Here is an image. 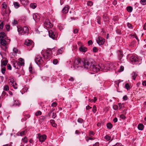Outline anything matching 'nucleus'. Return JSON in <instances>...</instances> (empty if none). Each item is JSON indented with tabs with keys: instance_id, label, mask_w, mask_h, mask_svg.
Instances as JSON below:
<instances>
[{
	"instance_id": "obj_22",
	"label": "nucleus",
	"mask_w": 146,
	"mask_h": 146,
	"mask_svg": "<svg viewBox=\"0 0 146 146\" xmlns=\"http://www.w3.org/2000/svg\"><path fill=\"white\" fill-rule=\"evenodd\" d=\"M118 104L119 107V110H121L122 108H124V103H118Z\"/></svg>"
},
{
	"instance_id": "obj_33",
	"label": "nucleus",
	"mask_w": 146,
	"mask_h": 146,
	"mask_svg": "<svg viewBox=\"0 0 146 146\" xmlns=\"http://www.w3.org/2000/svg\"><path fill=\"white\" fill-rule=\"evenodd\" d=\"M116 33L118 34L121 35L122 34L121 33V29H118L116 30Z\"/></svg>"
},
{
	"instance_id": "obj_64",
	"label": "nucleus",
	"mask_w": 146,
	"mask_h": 146,
	"mask_svg": "<svg viewBox=\"0 0 146 146\" xmlns=\"http://www.w3.org/2000/svg\"><path fill=\"white\" fill-rule=\"evenodd\" d=\"M142 85L143 86H146V81L144 80L143 81L142 83Z\"/></svg>"
},
{
	"instance_id": "obj_17",
	"label": "nucleus",
	"mask_w": 146,
	"mask_h": 146,
	"mask_svg": "<svg viewBox=\"0 0 146 146\" xmlns=\"http://www.w3.org/2000/svg\"><path fill=\"white\" fill-rule=\"evenodd\" d=\"M144 128V125L142 123H140L138 125L137 128L139 130L142 131L143 129Z\"/></svg>"
},
{
	"instance_id": "obj_62",
	"label": "nucleus",
	"mask_w": 146,
	"mask_h": 146,
	"mask_svg": "<svg viewBox=\"0 0 146 146\" xmlns=\"http://www.w3.org/2000/svg\"><path fill=\"white\" fill-rule=\"evenodd\" d=\"M93 102L94 103H95L97 100V98L96 97H94L93 99H92Z\"/></svg>"
},
{
	"instance_id": "obj_30",
	"label": "nucleus",
	"mask_w": 146,
	"mask_h": 146,
	"mask_svg": "<svg viewBox=\"0 0 146 146\" xmlns=\"http://www.w3.org/2000/svg\"><path fill=\"white\" fill-rule=\"evenodd\" d=\"M77 122L80 123H82L84 122V121L81 118H79L77 120Z\"/></svg>"
},
{
	"instance_id": "obj_27",
	"label": "nucleus",
	"mask_w": 146,
	"mask_h": 146,
	"mask_svg": "<svg viewBox=\"0 0 146 146\" xmlns=\"http://www.w3.org/2000/svg\"><path fill=\"white\" fill-rule=\"evenodd\" d=\"M13 51L14 52V53L12 54L14 56H15L17 54V53L18 51V50L17 49V48H14L13 49Z\"/></svg>"
},
{
	"instance_id": "obj_19",
	"label": "nucleus",
	"mask_w": 146,
	"mask_h": 146,
	"mask_svg": "<svg viewBox=\"0 0 146 146\" xmlns=\"http://www.w3.org/2000/svg\"><path fill=\"white\" fill-rule=\"evenodd\" d=\"M131 75L132 79L133 80H135L137 76V73H136L135 72H133L132 73Z\"/></svg>"
},
{
	"instance_id": "obj_6",
	"label": "nucleus",
	"mask_w": 146,
	"mask_h": 146,
	"mask_svg": "<svg viewBox=\"0 0 146 146\" xmlns=\"http://www.w3.org/2000/svg\"><path fill=\"white\" fill-rule=\"evenodd\" d=\"M0 44L3 46V47H2V48L3 50L6 51L7 48L8 46L7 43L6 41L3 39H1Z\"/></svg>"
},
{
	"instance_id": "obj_46",
	"label": "nucleus",
	"mask_w": 146,
	"mask_h": 146,
	"mask_svg": "<svg viewBox=\"0 0 146 146\" xmlns=\"http://www.w3.org/2000/svg\"><path fill=\"white\" fill-rule=\"evenodd\" d=\"M93 52H96L98 51V49L96 47H93L92 50Z\"/></svg>"
},
{
	"instance_id": "obj_43",
	"label": "nucleus",
	"mask_w": 146,
	"mask_h": 146,
	"mask_svg": "<svg viewBox=\"0 0 146 146\" xmlns=\"http://www.w3.org/2000/svg\"><path fill=\"white\" fill-rule=\"evenodd\" d=\"M124 69V67L123 66H120V68L118 70V72H121L123 71Z\"/></svg>"
},
{
	"instance_id": "obj_50",
	"label": "nucleus",
	"mask_w": 146,
	"mask_h": 146,
	"mask_svg": "<svg viewBox=\"0 0 146 146\" xmlns=\"http://www.w3.org/2000/svg\"><path fill=\"white\" fill-rule=\"evenodd\" d=\"M58 63V61L57 59H54L53 61V64L54 65H56Z\"/></svg>"
},
{
	"instance_id": "obj_13",
	"label": "nucleus",
	"mask_w": 146,
	"mask_h": 146,
	"mask_svg": "<svg viewBox=\"0 0 146 146\" xmlns=\"http://www.w3.org/2000/svg\"><path fill=\"white\" fill-rule=\"evenodd\" d=\"M48 116L46 115L45 116H40L39 119V121L40 124H41L43 121L46 120V119Z\"/></svg>"
},
{
	"instance_id": "obj_34",
	"label": "nucleus",
	"mask_w": 146,
	"mask_h": 146,
	"mask_svg": "<svg viewBox=\"0 0 146 146\" xmlns=\"http://www.w3.org/2000/svg\"><path fill=\"white\" fill-rule=\"evenodd\" d=\"M31 7L33 9H35L36 7V4L35 3H32L30 4Z\"/></svg>"
},
{
	"instance_id": "obj_23",
	"label": "nucleus",
	"mask_w": 146,
	"mask_h": 146,
	"mask_svg": "<svg viewBox=\"0 0 146 146\" xmlns=\"http://www.w3.org/2000/svg\"><path fill=\"white\" fill-rule=\"evenodd\" d=\"M8 62V61L7 60H3L2 62H1V66H2L3 65L4 66H5L7 65Z\"/></svg>"
},
{
	"instance_id": "obj_1",
	"label": "nucleus",
	"mask_w": 146,
	"mask_h": 146,
	"mask_svg": "<svg viewBox=\"0 0 146 146\" xmlns=\"http://www.w3.org/2000/svg\"><path fill=\"white\" fill-rule=\"evenodd\" d=\"M74 67L76 66L84 67L87 69H90L92 72H97L101 69L100 66L98 65H95L92 63L91 64L87 60L84 58H77L75 60L74 64Z\"/></svg>"
},
{
	"instance_id": "obj_63",
	"label": "nucleus",
	"mask_w": 146,
	"mask_h": 146,
	"mask_svg": "<svg viewBox=\"0 0 146 146\" xmlns=\"http://www.w3.org/2000/svg\"><path fill=\"white\" fill-rule=\"evenodd\" d=\"M100 145L99 143L98 142H96L94 144L93 146H99Z\"/></svg>"
},
{
	"instance_id": "obj_15",
	"label": "nucleus",
	"mask_w": 146,
	"mask_h": 146,
	"mask_svg": "<svg viewBox=\"0 0 146 146\" xmlns=\"http://www.w3.org/2000/svg\"><path fill=\"white\" fill-rule=\"evenodd\" d=\"M69 7L68 5H66L63 9L62 10V12L63 13H67L68 12V10L69 9Z\"/></svg>"
},
{
	"instance_id": "obj_51",
	"label": "nucleus",
	"mask_w": 146,
	"mask_h": 146,
	"mask_svg": "<svg viewBox=\"0 0 146 146\" xmlns=\"http://www.w3.org/2000/svg\"><path fill=\"white\" fill-rule=\"evenodd\" d=\"M112 146H123L121 143H117L115 145H113Z\"/></svg>"
},
{
	"instance_id": "obj_47",
	"label": "nucleus",
	"mask_w": 146,
	"mask_h": 146,
	"mask_svg": "<svg viewBox=\"0 0 146 146\" xmlns=\"http://www.w3.org/2000/svg\"><path fill=\"white\" fill-rule=\"evenodd\" d=\"M120 117L123 119H126V117L124 115L121 114L120 115Z\"/></svg>"
},
{
	"instance_id": "obj_28",
	"label": "nucleus",
	"mask_w": 146,
	"mask_h": 146,
	"mask_svg": "<svg viewBox=\"0 0 146 146\" xmlns=\"http://www.w3.org/2000/svg\"><path fill=\"white\" fill-rule=\"evenodd\" d=\"M125 88L127 89V91L129 90L131 88L129 85L128 83L125 84Z\"/></svg>"
},
{
	"instance_id": "obj_60",
	"label": "nucleus",
	"mask_w": 146,
	"mask_h": 146,
	"mask_svg": "<svg viewBox=\"0 0 146 146\" xmlns=\"http://www.w3.org/2000/svg\"><path fill=\"white\" fill-rule=\"evenodd\" d=\"M92 41L91 40H89L88 42V44L89 46L92 45Z\"/></svg>"
},
{
	"instance_id": "obj_12",
	"label": "nucleus",
	"mask_w": 146,
	"mask_h": 146,
	"mask_svg": "<svg viewBox=\"0 0 146 146\" xmlns=\"http://www.w3.org/2000/svg\"><path fill=\"white\" fill-rule=\"evenodd\" d=\"M44 26L45 27H52V24L49 21L48 19H46L44 23Z\"/></svg>"
},
{
	"instance_id": "obj_49",
	"label": "nucleus",
	"mask_w": 146,
	"mask_h": 146,
	"mask_svg": "<svg viewBox=\"0 0 146 146\" xmlns=\"http://www.w3.org/2000/svg\"><path fill=\"white\" fill-rule=\"evenodd\" d=\"M57 50V48L56 47H55L54 48H51V50L52 51V52H55L56 50Z\"/></svg>"
},
{
	"instance_id": "obj_10",
	"label": "nucleus",
	"mask_w": 146,
	"mask_h": 146,
	"mask_svg": "<svg viewBox=\"0 0 146 146\" xmlns=\"http://www.w3.org/2000/svg\"><path fill=\"white\" fill-rule=\"evenodd\" d=\"M98 40H96L97 43L99 45L103 44L105 42V39L101 36H99L98 37Z\"/></svg>"
},
{
	"instance_id": "obj_16",
	"label": "nucleus",
	"mask_w": 146,
	"mask_h": 146,
	"mask_svg": "<svg viewBox=\"0 0 146 146\" xmlns=\"http://www.w3.org/2000/svg\"><path fill=\"white\" fill-rule=\"evenodd\" d=\"M33 18L36 22H38L39 21V16L37 14H35L33 15Z\"/></svg>"
},
{
	"instance_id": "obj_39",
	"label": "nucleus",
	"mask_w": 146,
	"mask_h": 146,
	"mask_svg": "<svg viewBox=\"0 0 146 146\" xmlns=\"http://www.w3.org/2000/svg\"><path fill=\"white\" fill-rule=\"evenodd\" d=\"M22 140L23 142L27 143L28 141L27 138L26 137H25L24 138H22Z\"/></svg>"
},
{
	"instance_id": "obj_2",
	"label": "nucleus",
	"mask_w": 146,
	"mask_h": 146,
	"mask_svg": "<svg viewBox=\"0 0 146 146\" xmlns=\"http://www.w3.org/2000/svg\"><path fill=\"white\" fill-rule=\"evenodd\" d=\"M20 61L17 60L14 61L12 62V64L13 67L16 69H19L21 66L24 65V60L22 58H19Z\"/></svg>"
},
{
	"instance_id": "obj_52",
	"label": "nucleus",
	"mask_w": 146,
	"mask_h": 146,
	"mask_svg": "<svg viewBox=\"0 0 146 146\" xmlns=\"http://www.w3.org/2000/svg\"><path fill=\"white\" fill-rule=\"evenodd\" d=\"M57 105V103L56 102H54L52 103L51 106L52 107H56Z\"/></svg>"
},
{
	"instance_id": "obj_44",
	"label": "nucleus",
	"mask_w": 146,
	"mask_h": 146,
	"mask_svg": "<svg viewBox=\"0 0 146 146\" xmlns=\"http://www.w3.org/2000/svg\"><path fill=\"white\" fill-rule=\"evenodd\" d=\"M140 3L143 5H145L146 4V0H141Z\"/></svg>"
},
{
	"instance_id": "obj_5",
	"label": "nucleus",
	"mask_w": 146,
	"mask_h": 146,
	"mask_svg": "<svg viewBox=\"0 0 146 146\" xmlns=\"http://www.w3.org/2000/svg\"><path fill=\"white\" fill-rule=\"evenodd\" d=\"M117 53L119 60L121 61L122 63H124L125 58H124L125 56L123 54L122 50H118L117 52Z\"/></svg>"
},
{
	"instance_id": "obj_41",
	"label": "nucleus",
	"mask_w": 146,
	"mask_h": 146,
	"mask_svg": "<svg viewBox=\"0 0 146 146\" xmlns=\"http://www.w3.org/2000/svg\"><path fill=\"white\" fill-rule=\"evenodd\" d=\"M92 111L94 113H95L96 111V105H94L92 109Z\"/></svg>"
},
{
	"instance_id": "obj_3",
	"label": "nucleus",
	"mask_w": 146,
	"mask_h": 146,
	"mask_svg": "<svg viewBox=\"0 0 146 146\" xmlns=\"http://www.w3.org/2000/svg\"><path fill=\"white\" fill-rule=\"evenodd\" d=\"M35 61L36 64L39 66L40 70H42V67H41L40 65L43 63V61L42 59V57L40 56H37L35 58Z\"/></svg>"
},
{
	"instance_id": "obj_32",
	"label": "nucleus",
	"mask_w": 146,
	"mask_h": 146,
	"mask_svg": "<svg viewBox=\"0 0 146 146\" xmlns=\"http://www.w3.org/2000/svg\"><path fill=\"white\" fill-rule=\"evenodd\" d=\"M111 137L108 135H106L104 137L105 139L108 141L110 140L111 139Z\"/></svg>"
},
{
	"instance_id": "obj_7",
	"label": "nucleus",
	"mask_w": 146,
	"mask_h": 146,
	"mask_svg": "<svg viewBox=\"0 0 146 146\" xmlns=\"http://www.w3.org/2000/svg\"><path fill=\"white\" fill-rule=\"evenodd\" d=\"M24 28H17V30L19 34L23 35L29 32V28H25V30Z\"/></svg>"
},
{
	"instance_id": "obj_35",
	"label": "nucleus",
	"mask_w": 146,
	"mask_h": 146,
	"mask_svg": "<svg viewBox=\"0 0 146 146\" xmlns=\"http://www.w3.org/2000/svg\"><path fill=\"white\" fill-rule=\"evenodd\" d=\"M3 90L4 91H8L9 90V87L8 85H5L4 88Z\"/></svg>"
},
{
	"instance_id": "obj_31",
	"label": "nucleus",
	"mask_w": 146,
	"mask_h": 146,
	"mask_svg": "<svg viewBox=\"0 0 146 146\" xmlns=\"http://www.w3.org/2000/svg\"><path fill=\"white\" fill-rule=\"evenodd\" d=\"M20 105V103H19V101L18 100H16L15 101V103L13 105V106H19Z\"/></svg>"
},
{
	"instance_id": "obj_55",
	"label": "nucleus",
	"mask_w": 146,
	"mask_h": 146,
	"mask_svg": "<svg viewBox=\"0 0 146 146\" xmlns=\"http://www.w3.org/2000/svg\"><path fill=\"white\" fill-rule=\"evenodd\" d=\"M56 116V113H55L54 112H53L52 114V117L53 119H54L55 118Z\"/></svg>"
},
{
	"instance_id": "obj_56",
	"label": "nucleus",
	"mask_w": 146,
	"mask_h": 146,
	"mask_svg": "<svg viewBox=\"0 0 146 146\" xmlns=\"http://www.w3.org/2000/svg\"><path fill=\"white\" fill-rule=\"evenodd\" d=\"M95 133L92 131H90L89 133V135H92L93 136H94L95 134Z\"/></svg>"
},
{
	"instance_id": "obj_8",
	"label": "nucleus",
	"mask_w": 146,
	"mask_h": 146,
	"mask_svg": "<svg viewBox=\"0 0 146 146\" xmlns=\"http://www.w3.org/2000/svg\"><path fill=\"white\" fill-rule=\"evenodd\" d=\"M24 44L27 46H29L30 49H31L33 46V42L31 40H26Z\"/></svg>"
},
{
	"instance_id": "obj_25",
	"label": "nucleus",
	"mask_w": 146,
	"mask_h": 146,
	"mask_svg": "<svg viewBox=\"0 0 146 146\" xmlns=\"http://www.w3.org/2000/svg\"><path fill=\"white\" fill-rule=\"evenodd\" d=\"M6 95L7 96H8V94H7V93L5 91H3L1 96L0 97V100L1 98H3L4 96Z\"/></svg>"
},
{
	"instance_id": "obj_9",
	"label": "nucleus",
	"mask_w": 146,
	"mask_h": 146,
	"mask_svg": "<svg viewBox=\"0 0 146 146\" xmlns=\"http://www.w3.org/2000/svg\"><path fill=\"white\" fill-rule=\"evenodd\" d=\"M46 137L47 136L46 134L40 135V133L38 134V138L39 139V141L41 143L44 142L46 139Z\"/></svg>"
},
{
	"instance_id": "obj_45",
	"label": "nucleus",
	"mask_w": 146,
	"mask_h": 146,
	"mask_svg": "<svg viewBox=\"0 0 146 146\" xmlns=\"http://www.w3.org/2000/svg\"><path fill=\"white\" fill-rule=\"evenodd\" d=\"M42 114V112H41L40 111H37L36 113H35V115L36 116H38V115H41Z\"/></svg>"
},
{
	"instance_id": "obj_48",
	"label": "nucleus",
	"mask_w": 146,
	"mask_h": 146,
	"mask_svg": "<svg viewBox=\"0 0 146 146\" xmlns=\"http://www.w3.org/2000/svg\"><path fill=\"white\" fill-rule=\"evenodd\" d=\"M6 70V68L4 67L1 68V72L3 74H4Z\"/></svg>"
},
{
	"instance_id": "obj_37",
	"label": "nucleus",
	"mask_w": 146,
	"mask_h": 146,
	"mask_svg": "<svg viewBox=\"0 0 146 146\" xmlns=\"http://www.w3.org/2000/svg\"><path fill=\"white\" fill-rule=\"evenodd\" d=\"M97 22L98 24H100L101 23L100 21V16H98L96 18Z\"/></svg>"
},
{
	"instance_id": "obj_38",
	"label": "nucleus",
	"mask_w": 146,
	"mask_h": 146,
	"mask_svg": "<svg viewBox=\"0 0 146 146\" xmlns=\"http://www.w3.org/2000/svg\"><path fill=\"white\" fill-rule=\"evenodd\" d=\"M113 108L115 110H117L118 109V107L116 105H114L113 106Z\"/></svg>"
},
{
	"instance_id": "obj_24",
	"label": "nucleus",
	"mask_w": 146,
	"mask_h": 146,
	"mask_svg": "<svg viewBox=\"0 0 146 146\" xmlns=\"http://www.w3.org/2000/svg\"><path fill=\"white\" fill-rule=\"evenodd\" d=\"M27 129H25L24 130H23L22 131H21L20 132H19L18 133H19L20 134V135L21 136H23L25 135V133H27Z\"/></svg>"
},
{
	"instance_id": "obj_18",
	"label": "nucleus",
	"mask_w": 146,
	"mask_h": 146,
	"mask_svg": "<svg viewBox=\"0 0 146 146\" xmlns=\"http://www.w3.org/2000/svg\"><path fill=\"white\" fill-rule=\"evenodd\" d=\"M45 53L46 54L49 55V56H51L52 55V54L51 48H49L46 50Z\"/></svg>"
},
{
	"instance_id": "obj_57",
	"label": "nucleus",
	"mask_w": 146,
	"mask_h": 146,
	"mask_svg": "<svg viewBox=\"0 0 146 146\" xmlns=\"http://www.w3.org/2000/svg\"><path fill=\"white\" fill-rule=\"evenodd\" d=\"M7 68L8 70H11V65L9 64H8L7 65Z\"/></svg>"
},
{
	"instance_id": "obj_40",
	"label": "nucleus",
	"mask_w": 146,
	"mask_h": 146,
	"mask_svg": "<svg viewBox=\"0 0 146 146\" xmlns=\"http://www.w3.org/2000/svg\"><path fill=\"white\" fill-rule=\"evenodd\" d=\"M57 53L55 55L56 56L57 55L59 54H61L62 53V51L60 49H59L58 50H57Z\"/></svg>"
},
{
	"instance_id": "obj_26",
	"label": "nucleus",
	"mask_w": 146,
	"mask_h": 146,
	"mask_svg": "<svg viewBox=\"0 0 146 146\" xmlns=\"http://www.w3.org/2000/svg\"><path fill=\"white\" fill-rule=\"evenodd\" d=\"M5 36V34L4 32H1L0 33V38L1 39H3Z\"/></svg>"
},
{
	"instance_id": "obj_21",
	"label": "nucleus",
	"mask_w": 146,
	"mask_h": 146,
	"mask_svg": "<svg viewBox=\"0 0 146 146\" xmlns=\"http://www.w3.org/2000/svg\"><path fill=\"white\" fill-rule=\"evenodd\" d=\"M43 56L44 58L46 59H49V60L51 58V56H49V55L46 54V53L44 54Z\"/></svg>"
},
{
	"instance_id": "obj_36",
	"label": "nucleus",
	"mask_w": 146,
	"mask_h": 146,
	"mask_svg": "<svg viewBox=\"0 0 146 146\" xmlns=\"http://www.w3.org/2000/svg\"><path fill=\"white\" fill-rule=\"evenodd\" d=\"M12 24L13 26H16L18 25V22L17 20H14V21L12 22Z\"/></svg>"
},
{
	"instance_id": "obj_11",
	"label": "nucleus",
	"mask_w": 146,
	"mask_h": 146,
	"mask_svg": "<svg viewBox=\"0 0 146 146\" xmlns=\"http://www.w3.org/2000/svg\"><path fill=\"white\" fill-rule=\"evenodd\" d=\"M54 31H53L50 29L48 32L49 36V37L53 39H54L55 38V35L54 34Z\"/></svg>"
},
{
	"instance_id": "obj_14",
	"label": "nucleus",
	"mask_w": 146,
	"mask_h": 146,
	"mask_svg": "<svg viewBox=\"0 0 146 146\" xmlns=\"http://www.w3.org/2000/svg\"><path fill=\"white\" fill-rule=\"evenodd\" d=\"M87 48L82 45H80L79 48V50L82 52H85L87 51Z\"/></svg>"
},
{
	"instance_id": "obj_58",
	"label": "nucleus",
	"mask_w": 146,
	"mask_h": 146,
	"mask_svg": "<svg viewBox=\"0 0 146 146\" xmlns=\"http://www.w3.org/2000/svg\"><path fill=\"white\" fill-rule=\"evenodd\" d=\"M78 30L76 28L75 29H74L73 30V33L74 34H76L78 33Z\"/></svg>"
},
{
	"instance_id": "obj_29",
	"label": "nucleus",
	"mask_w": 146,
	"mask_h": 146,
	"mask_svg": "<svg viewBox=\"0 0 146 146\" xmlns=\"http://www.w3.org/2000/svg\"><path fill=\"white\" fill-rule=\"evenodd\" d=\"M127 11L129 12H131L133 10V8L131 6H128L127 8Z\"/></svg>"
},
{
	"instance_id": "obj_59",
	"label": "nucleus",
	"mask_w": 146,
	"mask_h": 146,
	"mask_svg": "<svg viewBox=\"0 0 146 146\" xmlns=\"http://www.w3.org/2000/svg\"><path fill=\"white\" fill-rule=\"evenodd\" d=\"M123 100L126 101L127 100L128 98L127 96L125 95L123 96Z\"/></svg>"
},
{
	"instance_id": "obj_54",
	"label": "nucleus",
	"mask_w": 146,
	"mask_h": 146,
	"mask_svg": "<svg viewBox=\"0 0 146 146\" xmlns=\"http://www.w3.org/2000/svg\"><path fill=\"white\" fill-rule=\"evenodd\" d=\"M28 88L27 87H24L23 89V91L24 92V93L27 92V91Z\"/></svg>"
},
{
	"instance_id": "obj_53",
	"label": "nucleus",
	"mask_w": 146,
	"mask_h": 146,
	"mask_svg": "<svg viewBox=\"0 0 146 146\" xmlns=\"http://www.w3.org/2000/svg\"><path fill=\"white\" fill-rule=\"evenodd\" d=\"M93 3L91 1H89L87 2V5L90 6L93 5Z\"/></svg>"
},
{
	"instance_id": "obj_61",
	"label": "nucleus",
	"mask_w": 146,
	"mask_h": 146,
	"mask_svg": "<svg viewBox=\"0 0 146 146\" xmlns=\"http://www.w3.org/2000/svg\"><path fill=\"white\" fill-rule=\"evenodd\" d=\"M50 122L51 124L52 125V124H53L55 123V120L54 119H51L50 120Z\"/></svg>"
},
{
	"instance_id": "obj_42",
	"label": "nucleus",
	"mask_w": 146,
	"mask_h": 146,
	"mask_svg": "<svg viewBox=\"0 0 146 146\" xmlns=\"http://www.w3.org/2000/svg\"><path fill=\"white\" fill-rule=\"evenodd\" d=\"M14 6L16 8H18L19 7V5L18 3L17 2H15L14 3Z\"/></svg>"
},
{
	"instance_id": "obj_4",
	"label": "nucleus",
	"mask_w": 146,
	"mask_h": 146,
	"mask_svg": "<svg viewBox=\"0 0 146 146\" xmlns=\"http://www.w3.org/2000/svg\"><path fill=\"white\" fill-rule=\"evenodd\" d=\"M130 62L133 64H134L136 63V64H139L141 63H139L140 60L136 56L132 55L130 58Z\"/></svg>"
},
{
	"instance_id": "obj_20",
	"label": "nucleus",
	"mask_w": 146,
	"mask_h": 146,
	"mask_svg": "<svg viewBox=\"0 0 146 146\" xmlns=\"http://www.w3.org/2000/svg\"><path fill=\"white\" fill-rule=\"evenodd\" d=\"M106 126L108 129H110L113 127V126L111 123L109 122L107 123Z\"/></svg>"
}]
</instances>
